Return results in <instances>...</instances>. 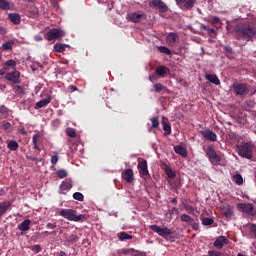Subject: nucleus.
<instances>
[{"instance_id":"f257e3e1","label":"nucleus","mask_w":256,"mask_h":256,"mask_svg":"<svg viewBox=\"0 0 256 256\" xmlns=\"http://www.w3.org/2000/svg\"><path fill=\"white\" fill-rule=\"evenodd\" d=\"M236 33V39L240 41H251L253 37H256V27L245 23H239L234 27Z\"/></svg>"},{"instance_id":"f03ea898","label":"nucleus","mask_w":256,"mask_h":256,"mask_svg":"<svg viewBox=\"0 0 256 256\" xmlns=\"http://www.w3.org/2000/svg\"><path fill=\"white\" fill-rule=\"evenodd\" d=\"M151 231H154V233H157L160 237H163V239H166V241H175V238L172 237L173 230L169 229L167 227L161 228L158 225H150L149 226Z\"/></svg>"},{"instance_id":"7ed1b4c3","label":"nucleus","mask_w":256,"mask_h":256,"mask_svg":"<svg viewBox=\"0 0 256 256\" xmlns=\"http://www.w3.org/2000/svg\"><path fill=\"white\" fill-rule=\"evenodd\" d=\"M75 213H77V211H75L73 209H62L59 212V215L61 217H64V219H67L68 221L79 222V221H83V219H85V215H83V214L77 215Z\"/></svg>"},{"instance_id":"20e7f679","label":"nucleus","mask_w":256,"mask_h":256,"mask_svg":"<svg viewBox=\"0 0 256 256\" xmlns=\"http://www.w3.org/2000/svg\"><path fill=\"white\" fill-rule=\"evenodd\" d=\"M254 145L251 142H246L238 146V155L244 159H251L253 157Z\"/></svg>"},{"instance_id":"39448f33","label":"nucleus","mask_w":256,"mask_h":256,"mask_svg":"<svg viewBox=\"0 0 256 256\" xmlns=\"http://www.w3.org/2000/svg\"><path fill=\"white\" fill-rule=\"evenodd\" d=\"M232 91L236 97H247L249 95V87L245 83L234 82Z\"/></svg>"},{"instance_id":"423d86ee","label":"nucleus","mask_w":256,"mask_h":256,"mask_svg":"<svg viewBox=\"0 0 256 256\" xmlns=\"http://www.w3.org/2000/svg\"><path fill=\"white\" fill-rule=\"evenodd\" d=\"M237 209L246 215H250V217H255L256 215V207L251 203H239L237 204Z\"/></svg>"},{"instance_id":"0eeeda50","label":"nucleus","mask_w":256,"mask_h":256,"mask_svg":"<svg viewBox=\"0 0 256 256\" xmlns=\"http://www.w3.org/2000/svg\"><path fill=\"white\" fill-rule=\"evenodd\" d=\"M197 4V0H176V5L182 9V11H191Z\"/></svg>"},{"instance_id":"6e6552de","label":"nucleus","mask_w":256,"mask_h":256,"mask_svg":"<svg viewBox=\"0 0 256 256\" xmlns=\"http://www.w3.org/2000/svg\"><path fill=\"white\" fill-rule=\"evenodd\" d=\"M20 77H21V72L17 70H13L12 72H7L5 74V79L13 83V85H19V83H21V81L19 80Z\"/></svg>"},{"instance_id":"1a4fd4ad","label":"nucleus","mask_w":256,"mask_h":256,"mask_svg":"<svg viewBox=\"0 0 256 256\" xmlns=\"http://www.w3.org/2000/svg\"><path fill=\"white\" fill-rule=\"evenodd\" d=\"M127 19L130 23H140L141 19H147V15L143 12H132L127 15Z\"/></svg>"},{"instance_id":"9d476101","label":"nucleus","mask_w":256,"mask_h":256,"mask_svg":"<svg viewBox=\"0 0 256 256\" xmlns=\"http://www.w3.org/2000/svg\"><path fill=\"white\" fill-rule=\"evenodd\" d=\"M61 37H65V32H63V30L53 28L47 32V40L48 41H54V39H59Z\"/></svg>"},{"instance_id":"9b49d317","label":"nucleus","mask_w":256,"mask_h":256,"mask_svg":"<svg viewBox=\"0 0 256 256\" xmlns=\"http://www.w3.org/2000/svg\"><path fill=\"white\" fill-rule=\"evenodd\" d=\"M138 169H139L140 177H142V179L151 178V175L149 174V169L147 168V161H139Z\"/></svg>"},{"instance_id":"f8f14e48","label":"nucleus","mask_w":256,"mask_h":256,"mask_svg":"<svg viewBox=\"0 0 256 256\" xmlns=\"http://www.w3.org/2000/svg\"><path fill=\"white\" fill-rule=\"evenodd\" d=\"M150 7H158L160 13H167L169 11V7L161 0H152L150 3Z\"/></svg>"},{"instance_id":"ddd939ff","label":"nucleus","mask_w":256,"mask_h":256,"mask_svg":"<svg viewBox=\"0 0 256 256\" xmlns=\"http://www.w3.org/2000/svg\"><path fill=\"white\" fill-rule=\"evenodd\" d=\"M122 179L126 181V183H133L135 181V174L133 173V169H126L122 172Z\"/></svg>"},{"instance_id":"4468645a","label":"nucleus","mask_w":256,"mask_h":256,"mask_svg":"<svg viewBox=\"0 0 256 256\" xmlns=\"http://www.w3.org/2000/svg\"><path fill=\"white\" fill-rule=\"evenodd\" d=\"M201 135L204 137V139H207V141H217V134H215V132L212 130H203L201 131Z\"/></svg>"},{"instance_id":"2eb2a0df","label":"nucleus","mask_w":256,"mask_h":256,"mask_svg":"<svg viewBox=\"0 0 256 256\" xmlns=\"http://www.w3.org/2000/svg\"><path fill=\"white\" fill-rule=\"evenodd\" d=\"M227 243H229L227 237L219 236L214 242V247H216V249H223L224 245H227Z\"/></svg>"},{"instance_id":"dca6fc26","label":"nucleus","mask_w":256,"mask_h":256,"mask_svg":"<svg viewBox=\"0 0 256 256\" xmlns=\"http://www.w3.org/2000/svg\"><path fill=\"white\" fill-rule=\"evenodd\" d=\"M177 41H179V35H177V33L171 32L166 37V43L170 47H173Z\"/></svg>"},{"instance_id":"f3484780","label":"nucleus","mask_w":256,"mask_h":256,"mask_svg":"<svg viewBox=\"0 0 256 256\" xmlns=\"http://www.w3.org/2000/svg\"><path fill=\"white\" fill-rule=\"evenodd\" d=\"M169 68L163 65H158L155 68V73L159 75V77L165 78V76L167 75V73H169Z\"/></svg>"},{"instance_id":"a211bd4d","label":"nucleus","mask_w":256,"mask_h":256,"mask_svg":"<svg viewBox=\"0 0 256 256\" xmlns=\"http://www.w3.org/2000/svg\"><path fill=\"white\" fill-rule=\"evenodd\" d=\"M9 209H11V202L9 201L0 202V217H3V215H5L7 211H9Z\"/></svg>"},{"instance_id":"6ab92c4d","label":"nucleus","mask_w":256,"mask_h":256,"mask_svg":"<svg viewBox=\"0 0 256 256\" xmlns=\"http://www.w3.org/2000/svg\"><path fill=\"white\" fill-rule=\"evenodd\" d=\"M51 100V96H48L47 98L38 101L35 105V109H43V107H47V105L51 103Z\"/></svg>"},{"instance_id":"aec40b11","label":"nucleus","mask_w":256,"mask_h":256,"mask_svg":"<svg viewBox=\"0 0 256 256\" xmlns=\"http://www.w3.org/2000/svg\"><path fill=\"white\" fill-rule=\"evenodd\" d=\"M27 17H30L31 19H37V17H39V8L31 6L28 9Z\"/></svg>"},{"instance_id":"412c9836","label":"nucleus","mask_w":256,"mask_h":256,"mask_svg":"<svg viewBox=\"0 0 256 256\" xmlns=\"http://www.w3.org/2000/svg\"><path fill=\"white\" fill-rule=\"evenodd\" d=\"M8 19L13 23L14 25H19L21 23V15L17 13H10L8 15Z\"/></svg>"},{"instance_id":"4be33fe9","label":"nucleus","mask_w":256,"mask_h":256,"mask_svg":"<svg viewBox=\"0 0 256 256\" xmlns=\"http://www.w3.org/2000/svg\"><path fill=\"white\" fill-rule=\"evenodd\" d=\"M206 155L209 159L219 161V155H217V152H215V149H213V147H208Z\"/></svg>"},{"instance_id":"5701e85b","label":"nucleus","mask_w":256,"mask_h":256,"mask_svg":"<svg viewBox=\"0 0 256 256\" xmlns=\"http://www.w3.org/2000/svg\"><path fill=\"white\" fill-rule=\"evenodd\" d=\"M221 213L224 215V217L229 218L231 215H233V207L230 205L223 206L221 208Z\"/></svg>"},{"instance_id":"b1692460","label":"nucleus","mask_w":256,"mask_h":256,"mask_svg":"<svg viewBox=\"0 0 256 256\" xmlns=\"http://www.w3.org/2000/svg\"><path fill=\"white\" fill-rule=\"evenodd\" d=\"M0 9H2V11H11L13 4L7 0H0Z\"/></svg>"},{"instance_id":"393cba45","label":"nucleus","mask_w":256,"mask_h":256,"mask_svg":"<svg viewBox=\"0 0 256 256\" xmlns=\"http://www.w3.org/2000/svg\"><path fill=\"white\" fill-rule=\"evenodd\" d=\"M206 79H207V81H209L210 83H213L214 85L221 84V81L215 74H206Z\"/></svg>"},{"instance_id":"a878e982","label":"nucleus","mask_w":256,"mask_h":256,"mask_svg":"<svg viewBox=\"0 0 256 256\" xmlns=\"http://www.w3.org/2000/svg\"><path fill=\"white\" fill-rule=\"evenodd\" d=\"M67 47H69V45L56 43L53 47V51H55V53H64V51H65V49H67Z\"/></svg>"},{"instance_id":"bb28decb","label":"nucleus","mask_w":256,"mask_h":256,"mask_svg":"<svg viewBox=\"0 0 256 256\" xmlns=\"http://www.w3.org/2000/svg\"><path fill=\"white\" fill-rule=\"evenodd\" d=\"M31 225V220L26 219L21 224H19L18 229L20 231H29Z\"/></svg>"},{"instance_id":"cd10ccee","label":"nucleus","mask_w":256,"mask_h":256,"mask_svg":"<svg viewBox=\"0 0 256 256\" xmlns=\"http://www.w3.org/2000/svg\"><path fill=\"white\" fill-rule=\"evenodd\" d=\"M7 147L10 151H17V149H19V143L15 140H9L7 142Z\"/></svg>"},{"instance_id":"c85d7f7f","label":"nucleus","mask_w":256,"mask_h":256,"mask_svg":"<svg viewBox=\"0 0 256 256\" xmlns=\"http://www.w3.org/2000/svg\"><path fill=\"white\" fill-rule=\"evenodd\" d=\"M13 45H15V41L14 40H8L5 43L2 44V49L4 51H11V49H13Z\"/></svg>"},{"instance_id":"c756f323","label":"nucleus","mask_w":256,"mask_h":256,"mask_svg":"<svg viewBox=\"0 0 256 256\" xmlns=\"http://www.w3.org/2000/svg\"><path fill=\"white\" fill-rule=\"evenodd\" d=\"M174 151L177 153V155H181V157H185L187 155V150L183 148V146H175Z\"/></svg>"},{"instance_id":"7c9ffc66","label":"nucleus","mask_w":256,"mask_h":256,"mask_svg":"<svg viewBox=\"0 0 256 256\" xmlns=\"http://www.w3.org/2000/svg\"><path fill=\"white\" fill-rule=\"evenodd\" d=\"M72 187H73V184H71V182L64 181L60 185V190L61 191H69Z\"/></svg>"},{"instance_id":"2f4dec72","label":"nucleus","mask_w":256,"mask_h":256,"mask_svg":"<svg viewBox=\"0 0 256 256\" xmlns=\"http://www.w3.org/2000/svg\"><path fill=\"white\" fill-rule=\"evenodd\" d=\"M162 127H163V131H165L164 135H171V125H169L167 121L165 120L162 121Z\"/></svg>"},{"instance_id":"473e14b6","label":"nucleus","mask_w":256,"mask_h":256,"mask_svg":"<svg viewBox=\"0 0 256 256\" xmlns=\"http://www.w3.org/2000/svg\"><path fill=\"white\" fill-rule=\"evenodd\" d=\"M155 93H161V91L167 90V87L163 86L161 83H155L153 85Z\"/></svg>"},{"instance_id":"72a5a7b5","label":"nucleus","mask_w":256,"mask_h":256,"mask_svg":"<svg viewBox=\"0 0 256 256\" xmlns=\"http://www.w3.org/2000/svg\"><path fill=\"white\" fill-rule=\"evenodd\" d=\"M118 237L120 241H129L133 239V236L130 234H127V232H121Z\"/></svg>"},{"instance_id":"f704fd0d","label":"nucleus","mask_w":256,"mask_h":256,"mask_svg":"<svg viewBox=\"0 0 256 256\" xmlns=\"http://www.w3.org/2000/svg\"><path fill=\"white\" fill-rule=\"evenodd\" d=\"M182 205H183L185 211H187V213L195 212V207L189 205L187 202H185V200H182Z\"/></svg>"},{"instance_id":"c9c22d12","label":"nucleus","mask_w":256,"mask_h":256,"mask_svg":"<svg viewBox=\"0 0 256 256\" xmlns=\"http://www.w3.org/2000/svg\"><path fill=\"white\" fill-rule=\"evenodd\" d=\"M165 173L169 179H175L176 177L175 171H173L169 166L165 167Z\"/></svg>"},{"instance_id":"e433bc0d","label":"nucleus","mask_w":256,"mask_h":256,"mask_svg":"<svg viewBox=\"0 0 256 256\" xmlns=\"http://www.w3.org/2000/svg\"><path fill=\"white\" fill-rule=\"evenodd\" d=\"M66 135H68V137H71L72 139H75V137H77V130H75L74 128H67Z\"/></svg>"},{"instance_id":"4c0bfd02","label":"nucleus","mask_w":256,"mask_h":256,"mask_svg":"<svg viewBox=\"0 0 256 256\" xmlns=\"http://www.w3.org/2000/svg\"><path fill=\"white\" fill-rule=\"evenodd\" d=\"M233 181L236 185H243V176H241V174H236L233 176Z\"/></svg>"},{"instance_id":"58836bf2","label":"nucleus","mask_w":256,"mask_h":256,"mask_svg":"<svg viewBox=\"0 0 256 256\" xmlns=\"http://www.w3.org/2000/svg\"><path fill=\"white\" fill-rule=\"evenodd\" d=\"M2 129H4V131H6V133H11V131H13V126L9 122H4L2 124Z\"/></svg>"},{"instance_id":"ea45409f","label":"nucleus","mask_w":256,"mask_h":256,"mask_svg":"<svg viewBox=\"0 0 256 256\" xmlns=\"http://www.w3.org/2000/svg\"><path fill=\"white\" fill-rule=\"evenodd\" d=\"M213 223H215V220H213V218L202 217V225L209 226V225H213Z\"/></svg>"},{"instance_id":"a19ab883","label":"nucleus","mask_w":256,"mask_h":256,"mask_svg":"<svg viewBox=\"0 0 256 256\" xmlns=\"http://www.w3.org/2000/svg\"><path fill=\"white\" fill-rule=\"evenodd\" d=\"M181 221H183L184 223H193V218H191V216L187 215V214H182L180 217Z\"/></svg>"},{"instance_id":"79ce46f5","label":"nucleus","mask_w":256,"mask_h":256,"mask_svg":"<svg viewBox=\"0 0 256 256\" xmlns=\"http://www.w3.org/2000/svg\"><path fill=\"white\" fill-rule=\"evenodd\" d=\"M14 91L15 93H17L18 95H25V88L23 86H19V85H16L14 87Z\"/></svg>"},{"instance_id":"37998d69","label":"nucleus","mask_w":256,"mask_h":256,"mask_svg":"<svg viewBox=\"0 0 256 256\" xmlns=\"http://www.w3.org/2000/svg\"><path fill=\"white\" fill-rule=\"evenodd\" d=\"M158 51H160V53H164V55H171V49L165 46L158 47Z\"/></svg>"},{"instance_id":"c03bdc74","label":"nucleus","mask_w":256,"mask_h":256,"mask_svg":"<svg viewBox=\"0 0 256 256\" xmlns=\"http://www.w3.org/2000/svg\"><path fill=\"white\" fill-rule=\"evenodd\" d=\"M73 199H75L76 201H84L85 196H83L81 192H76L73 194Z\"/></svg>"},{"instance_id":"a18cd8bd","label":"nucleus","mask_w":256,"mask_h":256,"mask_svg":"<svg viewBox=\"0 0 256 256\" xmlns=\"http://www.w3.org/2000/svg\"><path fill=\"white\" fill-rule=\"evenodd\" d=\"M79 239V237L77 236V234H72L67 238V242L68 243H77V240Z\"/></svg>"},{"instance_id":"49530a36","label":"nucleus","mask_w":256,"mask_h":256,"mask_svg":"<svg viewBox=\"0 0 256 256\" xmlns=\"http://www.w3.org/2000/svg\"><path fill=\"white\" fill-rule=\"evenodd\" d=\"M16 66H17V62H15V60L13 59L7 60L5 62V67H12L13 69H15Z\"/></svg>"},{"instance_id":"de8ad7c7","label":"nucleus","mask_w":256,"mask_h":256,"mask_svg":"<svg viewBox=\"0 0 256 256\" xmlns=\"http://www.w3.org/2000/svg\"><path fill=\"white\" fill-rule=\"evenodd\" d=\"M57 177H59V179H65V177H67V171L65 170H58L56 172Z\"/></svg>"},{"instance_id":"09e8293b","label":"nucleus","mask_w":256,"mask_h":256,"mask_svg":"<svg viewBox=\"0 0 256 256\" xmlns=\"http://www.w3.org/2000/svg\"><path fill=\"white\" fill-rule=\"evenodd\" d=\"M151 123H152L153 129H157V127H159V118L157 117L151 118Z\"/></svg>"},{"instance_id":"8fccbe9b","label":"nucleus","mask_w":256,"mask_h":256,"mask_svg":"<svg viewBox=\"0 0 256 256\" xmlns=\"http://www.w3.org/2000/svg\"><path fill=\"white\" fill-rule=\"evenodd\" d=\"M208 255L209 256H223V253H221L219 251H215V250H210V251H208Z\"/></svg>"},{"instance_id":"3c124183","label":"nucleus","mask_w":256,"mask_h":256,"mask_svg":"<svg viewBox=\"0 0 256 256\" xmlns=\"http://www.w3.org/2000/svg\"><path fill=\"white\" fill-rule=\"evenodd\" d=\"M210 23L212 25H217V23H221V19L217 16H213L212 19L210 20Z\"/></svg>"},{"instance_id":"603ef678","label":"nucleus","mask_w":256,"mask_h":256,"mask_svg":"<svg viewBox=\"0 0 256 256\" xmlns=\"http://www.w3.org/2000/svg\"><path fill=\"white\" fill-rule=\"evenodd\" d=\"M7 113H9V109H7L5 106H0V115L5 116Z\"/></svg>"},{"instance_id":"864d4df0","label":"nucleus","mask_w":256,"mask_h":256,"mask_svg":"<svg viewBox=\"0 0 256 256\" xmlns=\"http://www.w3.org/2000/svg\"><path fill=\"white\" fill-rule=\"evenodd\" d=\"M169 214L170 215H179V209H177L176 207H172L171 209H169Z\"/></svg>"},{"instance_id":"5fc2aeb1","label":"nucleus","mask_w":256,"mask_h":256,"mask_svg":"<svg viewBox=\"0 0 256 256\" xmlns=\"http://www.w3.org/2000/svg\"><path fill=\"white\" fill-rule=\"evenodd\" d=\"M250 231L255 234L256 237V224H250Z\"/></svg>"},{"instance_id":"6e6d98bb","label":"nucleus","mask_w":256,"mask_h":256,"mask_svg":"<svg viewBox=\"0 0 256 256\" xmlns=\"http://www.w3.org/2000/svg\"><path fill=\"white\" fill-rule=\"evenodd\" d=\"M39 137H40L39 134H35V135L33 136V138H32V143H33V145H36V143H37Z\"/></svg>"},{"instance_id":"4d7b16f0","label":"nucleus","mask_w":256,"mask_h":256,"mask_svg":"<svg viewBox=\"0 0 256 256\" xmlns=\"http://www.w3.org/2000/svg\"><path fill=\"white\" fill-rule=\"evenodd\" d=\"M192 229L194 230V231H199V223H193L192 224Z\"/></svg>"},{"instance_id":"13d9d810","label":"nucleus","mask_w":256,"mask_h":256,"mask_svg":"<svg viewBox=\"0 0 256 256\" xmlns=\"http://www.w3.org/2000/svg\"><path fill=\"white\" fill-rule=\"evenodd\" d=\"M56 227H57V224H53V223H48L47 224L48 229H56Z\"/></svg>"},{"instance_id":"bf43d9fd","label":"nucleus","mask_w":256,"mask_h":256,"mask_svg":"<svg viewBox=\"0 0 256 256\" xmlns=\"http://www.w3.org/2000/svg\"><path fill=\"white\" fill-rule=\"evenodd\" d=\"M33 250L36 251V253H39L41 251V246L35 245V246H33Z\"/></svg>"},{"instance_id":"052dcab7","label":"nucleus","mask_w":256,"mask_h":256,"mask_svg":"<svg viewBox=\"0 0 256 256\" xmlns=\"http://www.w3.org/2000/svg\"><path fill=\"white\" fill-rule=\"evenodd\" d=\"M207 32L209 35H215V29L213 28H208Z\"/></svg>"},{"instance_id":"680f3d73","label":"nucleus","mask_w":256,"mask_h":256,"mask_svg":"<svg viewBox=\"0 0 256 256\" xmlns=\"http://www.w3.org/2000/svg\"><path fill=\"white\" fill-rule=\"evenodd\" d=\"M200 29L202 31H208L209 27L205 26V24H201Z\"/></svg>"},{"instance_id":"e2e57ef3","label":"nucleus","mask_w":256,"mask_h":256,"mask_svg":"<svg viewBox=\"0 0 256 256\" xmlns=\"http://www.w3.org/2000/svg\"><path fill=\"white\" fill-rule=\"evenodd\" d=\"M70 91L74 92L77 91V86L70 85L69 86Z\"/></svg>"},{"instance_id":"0e129e2a","label":"nucleus","mask_w":256,"mask_h":256,"mask_svg":"<svg viewBox=\"0 0 256 256\" xmlns=\"http://www.w3.org/2000/svg\"><path fill=\"white\" fill-rule=\"evenodd\" d=\"M35 41H43V37L39 36V35H36L34 37Z\"/></svg>"},{"instance_id":"69168bd1","label":"nucleus","mask_w":256,"mask_h":256,"mask_svg":"<svg viewBox=\"0 0 256 256\" xmlns=\"http://www.w3.org/2000/svg\"><path fill=\"white\" fill-rule=\"evenodd\" d=\"M51 161H59V157L57 155L52 156Z\"/></svg>"},{"instance_id":"338daca9","label":"nucleus","mask_w":256,"mask_h":256,"mask_svg":"<svg viewBox=\"0 0 256 256\" xmlns=\"http://www.w3.org/2000/svg\"><path fill=\"white\" fill-rule=\"evenodd\" d=\"M59 256H67V254L64 251H60Z\"/></svg>"},{"instance_id":"774afa93","label":"nucleus","mask_w":256,"mask_h":256,"mask_svg":"<svg viewBox=\"0 0 256 256\" xmlns=\"http://www.w3.org/2000/svg\"><path fill=\"white\" fill-rule=\"evenodd\" d=\"M133 256H143V253L137 252L136 254H133Z\"/></svg>"}]
</instances>
